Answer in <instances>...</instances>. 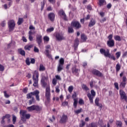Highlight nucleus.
I'll use <instances>...</instances> for the list:
<instances>
[{"mask_svg":"<svg viewBox=\"0 0 127 127\" xmlns=\"http://www.w3.org/2000/svg\"><path fill=\"white\" fill-rule=\"evenodd\" d=\"M127 77L123 76L122 78V82H121L120 84V87L121 88H123V89L126 88V85H127Z\"/></svg>","mask_w":127,"mask_h":127,"instance_id":"dca6fc26","label":"nucleus"},{"mask_svg":"<svg viewBox=\"0 0 127 127\" xmlns=\"http://www.w3.org/2000/svg\"><path fill=\"white\" fill-rule=\"evenodd\" d=\"M56 77V78L57 79V80H62V78L61 77H60V76L58 75H57L55 76Z\"/></svg>","mask_w":127,"mask_h":127,"instance_id":"774afa93","label":"nucleus"},{"mask_svg":"<svg viewBox=\"0 0 127 127\" xmlns=\"http://www.w3.org/2000/svg\"><path fill=\"white\" fill-rule=\"evenodd\" d=\"M34 51L35 53H38V52H39V50L38 49V48H37V47L35 46L34 48Z\"/></svg>","mask_w":127,"mask_h":127,"instance_id":"13d9d810","label":"nucleus"},{"mask_svg":"<svg viewBox=\"0 0 127 127\" xmlns=\"http://www.w3.org/2000/svg\"><path fill=\"white\" fill-rule=\"evenodd\" d=\"M33 46L32 45H26L24 47V49L25 50H28L29 51L32 48Z\"/></svg>","mask_w":127,"mask_h":127,"instance_id":"f704fd0d","label":"nucleus"},{"mask_svg":"<svg viewBox=\"0 0 127 127\" xmlns=\"http://www.w3.org/2000/svg\"><path fill=\"white\" fill-rule=\"evenodd\" d=\"M38 77H39V73L37 70L34 71V73L33 75V80L34 81L33 86L34 87H37L38 86Z\"/></svg>","mask_w":127,"mask_h":127,"instance_id":"39448f33","label":"nucleus"},{"mask_svg":"<svg viewBox=\"0 0 127 127\" xmlns=\"http://www.w3.org/2000/svg\"><path fill=\"white\" fill-rule=\"evenodd\" d=\"M98 4L100 7L107 4V1L106 0H98Z\"/></svg>","mask_w":127,"mask_h":127,"instance_id":"412c9836","label":"nucleus"},{"mask_svg":"<svg viewBox=\"0 0 127 127\" xmlns=\"http://www.w3.org/2000/svg\"><path fill=\"white\" fill-rule=\"evenodd\" d=\"M82 108H80L76 111H74V113H75V114H80V113H82Z\"/></svg>","mask_w":127,"mask_h":127,"instance_id":"8fccbe9b","label":"nucleus"},{"mask_svg":"<svg viewBox=\"0 0 127 127\" xmlns=\"http://www.w3.org/2000/svg\"><path fill=\"white\" fill-rule=\"evenodd\" d=\"M78 103L79 105H84L85 104V102L82 98H80L79 100Z\"/></svg>","mask_w":127,"mask_h":127,"instance_id":"79ce46f5","label":"nucleus"},{"mask_svg":"<svg viewBox=\"0 0 127 127\" xmlns=\"http://www.w3.org/2000/svg\"><path fill=\"white\" fill-rule=\"evenodd\" d=\"M47 10L48 11H52V7H51V6L48 7L47 8Z\"/></svg>","mask_w":127,"mask_h":127,"instance_id":"338daca9","label":"nucleus"},{"mask_svg":"<svg viewBox=\"0 0 127 127\" xmlns=\"http://www.w3.org/2000/svg\"><path fill=\"white\" fill-rule=\"evenodd\" d=\"M108 38L109 40H113V34H110L109 36H108Z\"/></svg>","mask_w":127,"mask_h":127,"instance_id":"052dcab7","label":"nucleus"},{"mask_svg":"<svg viewBox=\"0 0 127 127\" xmlns=\"http://www.w3.org/2000/svg\"><path fill=\"white\" fill-rule=\"evenodd\" d=\"M70 26H71V27H73V28H74V29H75V30H78V29H80V28L82 27L81 23H80V22L78 21H71L70 23Z\"/></svg>","mask_w":127,"mask_h":127,"instance_id":"0eeeda50","label":"nucleus"},{"mask_svg":"<svg viewBox=\"0 0 127 127\" xmlns=\"http://www.w3.org/2000/svg\"><path fill=\"white\" fill-rule=\"evenodd\" d=\"M46 56L48 57L49 59H51V60H53V58H52V56L49 54V50H46Z\"/></svg>","mask_w":127,"mask_h":127,"instance_id":"cd10ccee","label":"nucleus"},{"mask_svg":"<svg viewBox=\"0 0 127 127\" xmlns=\"http://www.w3.org/2000/svg\"><path fill=\"white\" fill-rule=\"evenodd\" d=\"M67 29H68V33H74V29L73 27L72 26L68 27Z\"/></svg>","mask_w":127,"mask_h":127,"instance_id":"2f4dec72","label":"nucleus"},{"mask_svg":"<svg viewBox=\"0 0 127 127\" xmlns=\"http://www.w3.org/2000/svg\"><path fill=\"white\" fill-rule=\"evenodd\" d=\"M89 127H98V126L97 125V124H96L95 123H91L89 125Z\"/></svg>","mask_w":127,"mask_h":127,"instance_id":"37998d69","label":"nucleus"},{"mask_svg":"<svg viewBox=\"0 0 127 127\" xmlns=\"http://www.w3.org/2000/svg\"><path fill=\"white\" fill-rule=\"evenodd\" d=\"M100 102V98L99 97H96L95 100V104L97 107H99V109L103 108V105L99 103Z\"/></svg>","mask_w":127,"mask_h":127,"instance_id":"a211bd4d","label":"nucleus"},{"mask_svg":"<svg viewBox=\"0 0 127 127\" xmlns=\"http://www.w3.org/2000/svg\"><path fill=\"white\" fill-rule=\"evenodd\" d=\"M29 40L32 41L33 40V37L31 35H29Z\"/></svg>","mask_w":127,"mask_h":127,"instance_id":"0e129e2a","label":"nucleus"},{"mask_svg":"<svg viewBox=\"0 0 127 127\" xmlns=\"http://www.w3.org/2000/svg\"><path fill=\"white\" fill-rule=\"evenodd\" d=\"M116 125L117 126H119L120 127H121V126H122V122L120 121H118L116 122Z\"/></svg>","mask_w":127,"mask_h":127,"instance_id":"680f3d73","label":"nucleus"},{"mask_svg":"<svg viewBox=\"0 0 127 127\" xmlns=\"http://www.w3.org/2000/svg\"><path fill=\"white\" fill-rule=\"evenodd\" d=\"M116 72L118 73L121 70V65L120 64H117L116 66Z\"/></svg>","mask_w":127,"mask_h":127,"instance_id":"c9c22d12","label":"nucleus"},{"mask_svg":"<svg viewBox=\"0 0 127 127\" xmlns=\"http://www.w3.org/2000/svg\"><path fill=\"white\" fill-rule=\"evenodd\" d=\"M0 71L1 72H3V71H4V66L3 65L0 64Z\"/></svg>","mask_w":127,"mask_h":127,"instance_id":"5fc2aeb1","label":"nucleus"},{"mask_svg":"<svg viewBox=\"0 0 127 127\" xmlns=\"http://www.w3.org/2000/svg\"><path fill=\"white\" fill-rule=\"evenodd\" d=\"M73 90H74L73 86H70L68 87V91L69 93H72V92H73Z\"/></svg>","mask_w":127,"mask_h":127,"instance_id":"a19ab883","label":"nucleus"},{"mask_svg":"<svg viewBox=\"0 0 127 127\" xmlns=\"http://www.w3.org/2000/svg\"><path fill=\"white\" fill-rule=\"evenodd\" d=\"M107 46L108 47H114L115 46V41L113 40H108L107 42Z\"/></svg>","mask_w":127,"mask_h":127,"instance_id":"4be33fe9","label":"nucleus"},{"mask_svg":"<svg viewBox=\"0 0 127 127\" xmlns=\"http://www.w3.org/2000/svg\"><path fill=\"white\" fill-rule=\"evenodd\" d=\"M36 42L38 44V46L40 47L42 43V35H37L36 36Z\"/></svg>","mask_w":127,"mask_h":127,"instance_id":"f3484780","label":"nucleus"},{"mask_svg":"<svg viewBox=\"0 0 127 127\" xmlns=\"http://www.w3.org/2000/svg\"><path fill=\"white\" fill-rule=\"evenodd\" d=\"M114 86H115V88L116 89H117V90H119V83L118 82L114 83Z\"/></svg>","mask_w":127,"mask_h":127,"instance_id":"603ef678","label":"nucleus"},{"mask_svg":"<svg viewBox=\"0 0 127 127\" xmlns=\"http://www.w3.org/2000/svg\"><path fill=\"white\" fill-rule=\"evenodd\" d=\"M91 73L94 76H97V77H100V78H103L104 77V74H103V73L100 71V70L96 69H92L91 70Z\"/></svg>","mask_w":127,"mask_h":127,"instance_id":"1a4fd4ad","label":"nucleus"},{"mask_svg":"<svg viewBox=\"0 0 127 127\" xmlns=\"http://www.w3.org/2000/svg\"><path fill=\"white\" fill-rule=\"evenodd\" d=\"M100 53L102 55H104L105 57H108V58L112 59V60H114V61H116L117 60L115 56L110 54V50L108 49L106 50L105 49L101 48L100 49Z\"/></svg>","mask_w":127,"mask_h":127,"instance_id":"f03ea898","label":"nucleus"},{"mask_svg":"<svg viewBox=\"0 0 127 127\" xmlns=\"http://www.w3.org/2000/svg\"><path fill=\"white\" fill-rule=\"evenodd\" d=\"M107 8H108V9H110V8H111L112 3H108L107 5Z\"/></svg>","mask_w":127,"mask_h":127,"instance_id":"69168bd1","label":"nucleus"},{"mask_svg":"<svg viewBox=\"0 0 127 127\" xmlns=\"http://www.w3.org/2000/svg\"><path fill=\"white\" fill-rule=\"evenodd\" d=\"M59 15L61 16V17H63L64 20L67 21L68 20V19H67V15H66V14L65 13V11H64L63 9H61L58 12Z\"/></svg>","mask_w":127,"mask_h":127,"instance_id":"2eb2a0df","label":"nucleus"},{"mask_svg":"<svg viewBox=\"0 0 127 127\" xmlns=\"http://www.w3.org/2000/svg\"><path fill=\"white\" fill-rule=\"evenodd\" d=\"M68 121V116L63 114L61 119L59 121L60 124H66V122Z\"/></svg>","mask_w":127,"mask_h":127,"instance_id":"4468645a","label":"nucleus"},{"mask_svg":"<svg viewBox=\"0 0 127 127\" xmlns=\"http://www.w3.org/2000/svg\"><path fill=\"white\" fill-rule=\"evenodd\" d=\"M52 83L54 85H56L57 84V79H56V78H53L52 81Z\"/></svg>","mask_w":127,"mask_h":127,"instance_id":"864d4df0","label":"nucleus"},{"mask_svg":"<svg viewBox=\"0 0 127 127\" xmlns=\"http://www.w3.org/2000/svg\"><path fill=\"white\" fill-rule=\"evenodd\" d=\"M30 60H31L30 63H31V64H35V59H34L33 58H31Z\"/></svg>","mask_w":127,"mask_h":127,"instance_id":"bf43d9fd","label":"nucleus"},{"mask_svg":"<svg viewBox=\"0 0 127 127\" xmlns=\"http://www.w3.org/2000/svg\"><path fill=\"white\" fill-rule=\"evenodd\" d=\"M85 125H86V122H84V121H82L81 124H79V127H85Z\"/></svg>","mask_w":127,"mask_h":127,"instance_id":"49530a36","label":"nucleus"},{"mask_svg":"<svg viewBox=\"0 0 127 127\" xmlns=\"http://www.w3.org/2000/svg\"><path fill=\"white\" fill-rule=\"evenodd\" d=\"M40 93L39 91L35 90L34 91L30 92L26 95L27 99H31L29 100V105L30 106L32 105V104H35V99L34 97H32L33 96H35L36 101H38V102L40 101V98H39Z\"/></svg>","mask_w":127,"mask_h":127,"instance_id":"f257e3e1","label":"nucleus"},{"mask_svg":"<svg viewBox=\"0 0 127 127\" xmlns=\"http://www.w3.org/2000/svg\"><path fill=\"white\" fill-rule=\"evenodd\" d=\"M119 94H120L121 100H125V101L127 102V94H126V92L124 90L120 89L119 91Z\"/></svg>","mask_w":127,"mask_h":127,"instance_id":"f8f14e48","label":"nucleus"},{"mask_svg":"<svg viewBox=\"0 0 127 127\" xmlns=\"http://www.w3.org/2000/svg\"><path fill=\"white\" fill-rule=\"evenodd\" d=\"M43 40L45 42H48L49 41V40H50V39H49V37H48L47 36H45L44 37Z\"/></svg>","mask_w":127,"mask_h":127,"instance_id":"58836bf2","label":"nucleus"},{"mask_svg":"<svg viewBox=\"0 0 127 127\" xmlns=\"http://www.w3.org/2000/svg\"><path fill=\"white\" fill-rule=\"evenodd\" d=\"M121 54H122V53L121 52H117L115 54V55L116 56V59H119V58H120V57H121Z\"/></svg>","mask_w":127,"mask_h":127,"instance_id":"e433bc0d","label":"nucleus"},{"mask_svg":"<svg viewBox=\"0 0 127 127\" xmlns=\"http://www.w3.org/2000/svg\"><path fill=\"white\" fill-rule=\"evenodd\" d=\"M27 91H28V88L27 87H25L23 89L22 92L24 93V94H26L27 93Z\"/></svg>","mask_w":127,"mask_h":127,"instance_id":"3c124183","label":"nucleus"},{"mask_svg":"<svg viewBox=\"0 0 127 127\" xmlns=\"http://www.w3.org/2000/svg\"><path fill=\"white\" fill-rule=\"evenodd\" d=\"M79 45V40L78 39H76L75 40V43L74 44V50L76 51L77 49H78V46Z\"/></svg>","mask_w":127,"mask_h":127,"instance_id":"393cba45","label":"nucleus"},{"mask_svg":"<svg viewBox=\"0 0 127 127\" xmlns=\"http://www.w3.org/2000/svg\"><path fill=\"white\" fill-rule=\"evenodd\" d=\"M8 26L9 27V31H12L14 29V27H15V22L14 20H10L8 22Z\"/></svg>","mask_w":127,"mask_h":127,"instance_id":"9d476101","label":"nucleus"},{"mask_svg":"<svg viewBox=\"0 0 127 127\" xmlns=\"http://www.w3.org/2000/svg\"><path fill=\"white\" fill-rule=\"evenodd\" d=\"M82 88L83 89V90H84V91H86V92H87V91H89L90 89L87 87V85L86 84H82Z\"/></svg>","mask_w":127,"mask_h":127,"instance_id":"72a5a7b5","label":"nucleus"},{"mask_svg":"<svg viewBox=\"0 0 127 127\" xmlns=\"http://www.w3.org/2000/svg\"><path fill=\"white\" fill-rule=\"evenodd\" d=\"M28 112H32L33 111H36L38 113H40L42 110V107L38 105H32L27 108Z\"/></svg>","mask_w":127,"mask_h":127,"instance_id":"20e7f679","label":"nucleus"},{"mask_svg":"<svg viewBox=\"0 0 127 127\" xmlns=\"http://www.w3.org/2000/svg\"><path fill=\"white\" fill-rule=\"evenodd\" d=\"M41 83L43 88H46V86H47V83L45 82V79H43V77H42Z\"/></svg>","mask_w":127,"mask_h":127,"instance_id":"a878e982","label":"nucleus"},{"mask_svg":"<svg viewBox=\"0 0 127 127\" xmlns=\"http://www.w3.org/2000/svg\"><path fill=\"white\" fill-rule=\"evenodd\" d=\"M87 8L88 10H92L93 9V8H92V5L89 4L87 6Z\"/></svg>","mask_w":127,"mask_h":127,"instance_id":"4d7b16f0","label":"nucleus"},{"mask_svg":"<svg viewBox=\"0 0 127 127\" xmlns=\"http://www.w3.org/2000/svg\"><path fill=\"white\" fill-rule=\"evenodd\" d=\"M56 38L57 40H64L65 39V37L63 36V35L60 34L59 33H57L56 34Z\"/></svg>","mask_w":127,"mask_h":127,"instance_id":"aec40b11","label":"nucleus"},{"mask_svg":"<svg viewBox=\"0 0 127 127\" xmlns=\"http://www.w3.org/2000/svg\"><path fill=\"white\" fill-rule=\"evenodd\" d=\"M26 64L29 66L30 65V59L29 58H27L25 60Z\"/></svg>","mask_w":127,"mask_h":127,"instance_id":"4c0bfd02","label":"nucleus"},{"mask_svg":"<svg viewBox=\"0 0 127 127\" xmlns=\"http://www.w3.org/2000/svg\"><path fill=\"white\" fill-rule=\"evenodd\" d=\"M23 18H19L17 22L18 25H21L22 23H23Z\"/></svg>","mask_w":127,"mask_h":127,"instance_id":"c85d7f7f","label":"nucleus"},{"mask_svg":"<svg viewBox=\"0 0 127 127\" xmlns=\"http://www.w3.org/2000/svg\"><path fill=\"white\" fill-rule=\"evenodd\" d=\"M44 5H45V2L43 1V2H41V10H43V8H44Z\"/></svg>","mask_w":127,"mask_h":127,"instance_id":"09e8293b","label":"nucleus"},{"mask_svg":"<svg viewBox=\"0 0 127 127\" xmlns=\"http://www.w3.org/2000/svg\"><path fill=\"white\" fill-rule=\"evenodd\" d=\"M12 122L13 125H15L16 123V117L15 115H12Z\"/></svg>","mask_w":127,"mask_h":127,"instance_id":"ea45409f","label":"nucleus"},{"mask_svg":"<svg viewBox=\"0 0 127 127\" xmlns=\"http://www.w3.org/2000/svg\"><path fill=\"white\" fill-rule=\"evenodd\" d=\"M76 97H77V93L76 92H74L73 94L71 96V98L74 100V99H76Z\"/></svg>","mask_w":127,"mask_h":127,"instance_id":"6e6d98bb","label":"nucleus"},{"mask_svg":"<svg viewBox=\"0 0 127 127\" xmlns=\"http://www.w3.org/2000/svg\"><path fill=\"white\" fill-rule=\"evenodd\" d=\"M87 96L88 97L90 104L94 103V98L96 96V92L93 89L91 90V93L90 92L88 93L87 94Z\"/></svg>","mask_w":127,"mask_h":127,"instance_id":"423d86ee","label":"nucleus"},{"mask_svg":"<svg viewBox=\"0 0 127 127\" xmlns=\"http://www.w3.org/2000/svg\"><path fill=\"white\" fill-rule=\"evenodd\" d=\"M95 24H96V20H95V19L92 18L89 22L88 26H89V27H92L94 26V25H95Z\"/></svg>","mask_w":127,"mask_h":127,"instance_id":"5701e85b","label":"nucleus"},{"mask_svg":"<svg viewBox=\"0 0 127 127\" xmlns=\"http://www.w3.org/2000/svg\"><path fill=\"white\" fill-rule=\"evenodd\" d=\"M45 70H46V68H45L44 65H43L42 64H40L39 70L40 71H45Z\"/></svg>","mask_w":127,"mask_h":127,"instance_id":"7c9ffc66","label":"nucleus"},{"mask_svg":"<svg viewBox=\"0 0 127 127\" xmlns=\"http://www.w3.org/2000/svg\"><path fill=\"white\" fill-rule=\"evenodd\" d=\"M20 115L21 116V121H22L23 123H25L27 120H29L30 119L31 115L29 114H26V111L25 110H20Z\"/></svg>","mask_w":127,"mask_h":127,"instance_id":"7ed1b4c3","label":"nucleus"},{"mask_svg":"<svg viewBox=\"0 0 127 127\" xmlns=\"http://www.w3.org/2000/svg\"><path fill=\"white\" fill-rule=\"evenodd\" d=\"M48 17L51 21H54L55 19V14L53 12H51L48 15Z\"/></svg>","mask_w":127,"mask_h":127,"instance_id":"6ab92c4d","label":"nucleus"},{"mask_svg":"<svg viewBox=\"0 0 127 127\" xmlns=\"http://www.w3.org/2000/svg\"><path fill=\"white\" fill-rule=\"evenodd\" d=\"M64 59L61 58L59 61V66H58V72H61L63 70V66H64Z\"/></svg>","mask_w":127,"mask_h":127,"instance_id":"9b49d317","label":"nucleus"},{"mask_svg":"<svg viewBox=\"0 0 127 127\" xmlns=\"http://www.w3.org/2000/svg\"><path fill=\"white\" fill-rule=\"evenodd\" d=\"M50 92H51L50 87H46L45 97L47 99V101L48 103H50V101H51V94L50 93Z\"/></svg>","mask_w":127,"mask_h":127,"instance_id":"6e6552de","label":"nucleus"},{"mask_svg":"<svg viewBox=\"0 0 127 127\" xmlns=\"http://www.w3.org/2000/svg\"><path fill=\"white\" fill-rule=\"evenodd\" d=\"M54 30V28L52 27L47 29V32H52Z\"/></svg>","mask_w":127,"mask_h":127,"instance_id":"de8ad7c7","label":"nucleus"},{"mask_svg":"<svg viewBox=\"0 0 127 127\" xmlns=\"http://www.w3.org/2000/svg\"><path fill=\"white\" fill-rule=\"evenodd\" d=\"M114 38L116 41H122V38H121V36L119 35L114 36Z\"/></svg>","mask_w":127,"mask_h":127,"instance_id":"c756f323","label":"nucleus"},{"mask_svg":"<svg viewBox=\"0 0 127 127\" xmlns=\"http://www.w3.org/2000/svg\"><path fill=\"white\" fill-rule=\"evenodd\" d=\"M81 39L82 42H86V41H87V39H88V38L87 37V36L85 35V34H82L81 35Z\"/></svg>","mask_w":127,"mask_h":127,"instance_id":"b1692460","label":"nucleus"},{"mask_svg":"<svg viewBox=\"0 0 127 127\" xmlns=\"http://www.w3.org/2000/svg\"><path fill=\"white\" fill-rule=\"evenodd\" d=\"M71 72L73 75H75L76 77H79V72H80V69L77 68L76 65H74L71 68Z\"/></svg>","mask_w":127,"mask_h":127,"instance_id":"ddd939ff","label":"nucleus"},{"mask_svg":"<svg viewBox=\"0 0 127 127\" xmlns=\"http://www.w3.org/2000/svg\"><path fill=\"white\" fill-rule=\"evenodd\" d=\"M73 101V107L74 109H76L77 108V105H78V99H74Z\"/></svg>","mask_w":127,"mask_h":127,"instance_id":"473e14b6","label":"nucleus"},{"mask_svg":"<svg viewBox=\"0 0 127 127\" xmlns=\"http://www.w3.org/2000/svg\"><path fill=\"white\" fill-rule=\"evenodd\" d=\"M3 94H4V97H5V98H8L9 97H10V95H8L6 93V91H4Z\"/></svg>","mask_w":127,"mask_h":127,"instance_id":"a18cd8bd","label":"nucleus"},{"mask_svg":"<svg viewBox=\"0 0 127 127\" xmlns=\"http://www.w3.org/2000/svg\"><path fill=\"white\" fill-rule=\"evenodd\" d=\"M18 52L19 53V54H20V55H22V56H25V51L22 50V49H18Z\"/></svg>","mask_w":127,"mask_h":127,"instance_id":"bb28decb","label":"nucleus"},{"mask_svg":"<svg viewBox=\"0 0 127 127\" xmlns=\"http://www.w3.org/2000/svg\"><path fill=\"white\" fill-rule=\"evenodd\" d=\"M68 102L67 101H64V102H63L62 103V106H63V107H66L68 105Z\"/></svg>","mask_w":127,"mask_h":127,"instance_id":"c03bdc74","label":"nucleus"},{"mask_svg":"<svg viewBox=\"0 0 127 127\" xmlns=\"http://www.w3.org/2000/svg\"><path fill=\"white\" fill-rule=\"evenodd\" d=\"M3 117H4V119H9L10 118V115L9 114H6L4 116H3Z\"/></svg>","mask_w":127,"mask_h":127,"instance_id":"e2e57ef3","label":"nucleus"}]
</instances>
